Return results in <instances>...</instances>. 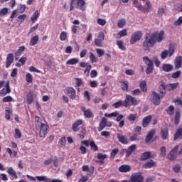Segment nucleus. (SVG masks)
<instances>
[{
    "mask_svg": "<svg viewBox=\"0 0 182 182\" xmlns=\"http://www.w3.org/2000/svg\"><path fill=\"white\" fill-rule=\"evenodd\" d=\"M164 39V31L159 33L155 32L152 34L147 33L143 43V50L146 53L150 52V48L156 45V42L160 43Z\"/></svg>",
    "mask_w": 182,
    "mask_h": 182,
    "instance_id": "nucleus-1",
    "label": "nucleus"
},
{
    "mask_svg": "<svg viewBox=\"0 0 182 182\" xmlns=\"http://www.w3.org/2000/svg\"><path fill=\"white\" fill-rule=\"evenodd\" d=\"M139 105L137 100L135 97H132L131 95H127L125 100L124 101V107H129L130 106H136Z\"/></svg>",
    "mask_w": 182,
    "mask_h": 182,
    "instance_id": "nucleus-2",
    "label": "nucleus"
},
{
    "mask_svg": "<svg viewBox=\"0 0 182 182\" xmlns=\"http://www.w3.org/2000/svg\"><path fill=\"white\" fill-rule=\"evenodd\" d=\"M143 37V33L141 31H136L133 33L131 36L130 43L131 45H134L136 42L140 41Z\"/></svg>",
    "mask_w": 182,
    "mask_h": 182,
    "instance_id": "nucleus-3",
    "label": "nucleus"
},
{
    "mask_svg": "<svg viewBox=\"0 0 182 182\" xmlns=\"http://www.w3.org/2000/svg\"><path fill=\"white\" fill-rule=\"evenodd\" d=\"M178 145L174 146L167 156L168 160H170V161H174V160L177 159V151H178Z\"/></svg>",
    "mask_w": 182,
    "mask_h": 182,
    "instance_id": "nucleus-4",
    "label": "nucleus"
},
{
    "mask_svg": "<svg viewBox=\"0 0 182 182\" xmlns=\"http://www.w3.org/2000/svg\"><path fill=\"white\" fill-rule=\"evenodd\" d=\"M39 136L41 139H45L46 137V134H48V126L46 124L41 123Z\"/></svg>",
    "mask_w": 182,
    "mask_h": 182,
    "instance_id": "nucleus-5",
    "label": "nucleus"
},
{
    "mask_svg": "<svg viewBox=\"0 0 182 182\" xmlns=\"http://www.w3.org/2000/svg\"><path fill=\"white\" fill-rule=\"evenodd\" d=\"M163 96L160 97L159 94L156 92H153L151 95V101L154 105H156V106H159L160 105V100L162 99Z\"/></svg>",
    "mask_w": 182,
    "mask_h": 182,
    "instance_id": "nucleus-6",
    "label": "nucleus"
},
{
    "mask_svg": "<svg viewBox=\"0 0 182 182\" xmlns=\"http://www.w3.org/2000/svg\"><path fill=\"white\" fill-rule=\"evenodd\" d=\"M81 112H83L86 119H92L95 116L92 109H86V107H81Z\"/></svg>",
    "mask_w": 182,
    "mask_h": 182,
    "instance_id": "nucleus-7",
    "label": "nucleus"
},
{
    "mask_svg": "<svg viewBox=\"0 0 182 182\" xmlns=\"http://www.w3.org/2000/svg\"><path fill=\"white\" fill-rule=\"evenodd\" d=\"M131 182H143V175L141 173H136L131 176Z\"/></svg>",
    "mask_w": 182,
    "mask_h": 182,
    "instance_id": "nucleus-8",
    "label": "nucleus"
},
{
    "mask_svg": "<svg viewBox=\"0 0 182 182\" xmlns=\"http://www.w3.org/2000/svg\"><path fill=\"white\" fill-rule=\"evenodd\" d=\"M26 177L30 180V181H36V180H38V181H48V180H49V178L45 176L33 177L31 176V175H26Z\"/></svg>",
    "mask_w": 182,
    "mask_h": 182,
    "instance_id": "nucleus-9",
    "label": "nucleus"
},
{
    "mask_svg": "<svg viewBox=\"0 0 182 182\" xmlns=\"http://www.w3.org/2000/svg\"><path fill=\"white\" fill-rule=\"evenodd\" d=\"M64 92L65 95L70 97V99H75V97H76V91L72 87H68Z\"/></svg>",
    "mask_w": 182,
    "mask_h": 182,
    "instance_id": "nucleus-10",
    "label": "nucleus"
},
{
    "mask_svg": "<svg viewBox=\"0 0 182 182\" xmlns=\"http://www.w3.org/2000/svg\"><path fill=\"white\" fill-rule=\"evenodd\" d=\"M143 168H151L153 167H157V163L153 160L147 161L142 165Z\"/></svg>",
    "mask_w": 182,
    "mask_h": 182,
    "instance_id": "nucleus-11",
    "label": "nucleus"
},
{
    "mask_svg": "<svg viewBox=\"0 0 182 182\" xmlns=\"http://www.w3.org/2000/svg\"><path fill=\"white\" fill-rule=\"evenodd\" d=\"M8 93H11V88L9 87V81L6 82L5 88H3L0 91V95L1 96H5L6 95H8Z\"/></svg>",
    "mask_w": 182,
    "mask_h": 182,
    "instance_id": "nucleus-12",
    "label": "nucleus"
},
{
    "mask_svg": "<svg viewBox=\"0 0 182 182\" xmlns=\"http://www.w3.org/2000/svg\"><path fill=\"white\" fill-rule=\"evenodd\" d=\"M23 52H25V46H21L17 50H16L14 53L16 60H18V59L21 58V55L22 53H23Z\"/></svg>",
    "mask_w": 182,
    "mask_h": 182,
    "instance_id": "nucleus-13",
    "label": "nucleus"
},
{
    "mask_svg": "<svg viewBox=\"0 0 182 182\" xmlns=\"http://www.w3.org/2000/svg\"><path fill=\"white\" fill-rule=\"evenodd\" d=\"M14 63V54L9 53L7 55V58L6 61V68H9L11 65Z\"/></svg>",
    "mask_w": 182,
    "mask_h": 182,
    "instance_id": "nucleus-14",
    "label": "nucleus"
},
{
    "mask_svg": "<svg viewBox=\"0 0 182 182\" xmlns=\"http://www.w3.org/2000/svg\"><path fill=\"white\" fill-rule=\"evenodd\" d=\"M132 170V167L129 165H122L119 168L120 173H129Z\"/></svg>",
    "mask_w": 182,
    "mask_h": 182,
    "instance_id": "nucleus-15",
    "label": "nucleus"
},
{
    "mask_svg": "<svg viewBox=\"0 0 182 182\" xmlns=\"http://www.w3.org/2000/svg\"><path fill=\"white\" fill-rule=\"evenodd\" d=\"M137 149L136 145V144H132L131 145L127 151V154H126V156L129 157V156L133 154V153H134V151H136V149Z\"/></svg>",
    "mask_w": 182,
    "mask_h": 182,
    "instance_id": "nucleus-16",
    "label": "nucleus"
},
{
    "mask_svg": "<svg viewBox=\"0 0 182 182\" xmlns=\"http://www.w3.org/2000/svg\"><path fill=\"white\" fill-rule=\"evenodd\" d=\"M83 124V120L82 119H77V121H75L74 122V124H73V132H77V127H79V126Z\"/></svg>",
    "mask_w": 182,
    "mask_h": 182,
    "instance_id": "nucleus-17",
    "label": "nucleus"
},
{
    "mask_svg": "<svg viewBox=\"0 0 182 182\" xmlns=\"http://www.w3.org/2000/svg\"><path fill=\"white\" fill-rule=\"evenodd\" d=\"M76 4L81 11H86V6H85L86 2H85V0H76Z\"/></svg>",
    "mask_w": 182,
    "mask_h": 182,
    "instance_id": "nucleus-18",
    "label": "nucleus"
},
{
    "mask_svg": "<svg viewBox=\"0 0 182 182\" xmlns=\"http://www.w3.org/2000/svg\"><path fill=\"white\" fill-rule=\"evenodd\" d=\"M181 66H182V57L181 56L176 57L175 59V68L180 69Z\"/></svg>",
    "mask_w": 182,
    "mask_h": 182,
    "instance_id": "nucleus-19",
    "label": "nucleus"
},
{
    "mask_svg": "<svg viewBox=\"0 0 182 182\" xmlns=\"http://www.w3.org/2000/svg\"><path fill=\"white\" fill-rule=\"evenodd\" d=\"M117 137L119 143H122V144H127L128 141H127V138H126V136H124L120 134H117Z\"/></svg>",
    "mask_w": 182,
    "mask_h": 182,
    "instance_id": "nucleus-20",
    "label": "nucleus"
},
{
    "mask_svg": "<svg viewBox=\"0 0 182 182\" xmlns=\"http://www.w3.org/2000/svg\"><path fill=\"white\" fill-rule=\"evenodd\" d=\"M155 133H156V131L154 129L151 130L148 133L145 139L146 143H149V141H151V139H153V137L154 136Z\"/></svg>",
    "mask_w": 182,
    "mask_h": 182,
    "instance_id": "nucleus-21",
    "label": "nucleus"
},
{
    "mask_svg": "<svg viewBox=\"0 0 182 182\" xmlns=\"http://www.w3.org/2000/svg\"><path fill=\"white\" fill-rule=\"evenodd\" d=\"M39 15H40L39 11L38 10H36L31 17V21L32 23H35V22L38 21L39 18Z\"/></svg>",
    "mask_w": 182,
    "mask_h": 182,
    "instance_id": "nucleus-22",
    "label": "nucleus"
},
{
    "mask_svg": "<svg viewBox=\"0 0 182 182\" xmlns=\"http://www.w3.org/2000/svg\"><path fill=\"white\" fill-rule=\"evenodd\" d=\"M124 36H127V29H123L118 32L116 35L117 39H120Z\"/></svg>",
    "mask_w": 182,
    "mask_h": 182,
    "instance_id": "nucleus-23",
    "label": "nucleus"
},
{
    "mask_svg": "<svg viewBox=\"0 0 182 182\" xmlns=\"http://www.w3.org/2000/svg\"><path fill=\"white\" fill-rule=\"evenodd\" d=\"M39 41V36H34L33 37L31 38L30 41V46H35Z\"/></svg>",
    "mask_w": 182,
    "mask_h": 182,
    "instance_id": "nucleus-24",
    "label": "nucleus"
},
{
    "mask_svg": "<svg viewBox=\"0 0 182 182\" xmlns=\"http://www.w3.org/2000/svg\"><path fill=\"white\" fill-rule=\"evenodd\" d=\"M178 85H180L178 82L168 84L166 85V89H168V90L171 92V90H174V89H177V87H178Z\"/></svg>",
    "mask_w": 182,
    "mask_h": 182,
    "instance_id": "nucleus-25",
    "label": "nucleus"
},
{
    "mask_svg": "<svg viewBox=\"0 0 182 182\" xmlns=\"http://www.w3.org/2000/svg\"><path fill=\"white\" fill-rule=\"evenodd\" d=\"M151 121V116H147L143 119L142 126L143 127H147L150 122Z\"/></svg>",
    "mask_w": 182,
    "mask_h": 182,
    "instance_id": "nucleus-26",
    "label": "nucleus"
},
{
    "mask_svg": "<svg viewBox=\"0 0 182 182\" xmlns=\"http://www.w3.org/2000/svg\"><path fill=\"white\" fill-rule=\"evenodd\" d=\"M97 157L99 159L100 164H103V163H105V159L107 158V155L99 153L97 154Z\"/></svg>",
    "mask_w": 182,
    "mask_h": 182,
    "instance_id": "nucleus-27",
    "label": "nucleus"
},
{
    "mask_svg": "<svg viewBox=\"0 0 182 182\" xmlns=\"http://www.w3.org/2000/svg\"><path fill=\"white\" fill-rule=\"evenodd\" d=\"M79 63V58H71L66 61V65H77Z\"/></svg>",
    "mask_w": 182,
    "mask_h": 182,
    "instance_id": "nucleus-28",
    "label": "nucleus"
},
{
    "mask_svg": "<svg viewBox=\"0 0 182 182\" xmlns=\"http://www.w3.org/2000/svg\"><path fill=\"white\" fill-rule=\"evenodd\" d=\"M7 173L10 176H11L13 178H18V176H16V172L15 171V170H14V168L12 167L9 168Z\"/></svg>",
    "mask_w": 182,
    "mask_h": 182,
    "instance_id": "nucleus-29",
    "label": "nucleus"
},
{
    "mask_svg": "<svg viewBox=\"0 0 182 182\" xmlns=\"http://www.w3.org/2000/svg\"><path fill=\"white\" fill-rule=\"evenodd\" d=\"M106 127V118H102L101 122L100 123L98 132H102L103 129Z\"/></svg>",
    "mask_w": 182,
    "mask_h": 182,
    "instance_id": "nucleus-30",
    "label": "nucleus"
},
{
    "mask_svg": "<svg viewBox=\"0 0 182 182\" xmlns=\"http://www.w3.org/2000/svg\"><path fill=\"white\" fill-rule=\"evenodd\" d=\"M143 2L144 4V9L147 12L150 8H151V4H150V1L149 0H143Z\"/></svg>",
    "mask_w": 182,
    "mask_h": 182,
    "instance_id": "nucleus-31",
    "label": "nucleus"
},
{
    "mask_svg": "<svg viewBox=\"0 0 182 182\" xmlns=\"http://www.w3.org/2000/svg\"><path fill=\"white\" fill-rule=\"evenodd\" d=\"M60 41H61L62 42L68 41V33H66V31H62L60 33Z\"/></svg>",
    "mask_w": 182,
    "mask_h": 182,
    "instance_id": "nucleus-32",
    "label": "nucleus"
},
{
    "mask_svg": "<svg viewBox=\"0 0 182 182\" xmlns=\"http://www.w3.org/2000/svg\"><path fill=\"white\" fill-rule=\"evenodd\" d=\"M162 69L164 72H171L173 70V65L171 64H164Z\"/></svg>",
    "mask_w": 182,
    "mask_h": 182,
    "instance_id": "nucleus-33",
    "label": "nucleus"
},
{
    "mask_svg": "<svg viewBox=\"0 0 182 182\" xmlns=\"http://www.w3.org/2000/svg\"><path fill=\"white\" fill-rule=\"evenodd\" d=\"M182 138V128H180L177 130L176 133L174 135L173 140H178V139Z\"/></svg>",
    "mask_w": 182,
    "mask_h": 182,
    "instance_id": "nucleus-34",
    "label": "nucleus"
},
{
    "mask_svg": "<svg viewBox=\"0 0 182 182\" xmlns=\"http://www.w3.org/2000/svg\"><path fill=\"white\" fill-rule=\"evenodd\" d=\"M175 50H176V47L174 46L170 45L169 48L168 50V55L169 58H171V56L174 55Z\"/></svg>",
    "mask_w": 182,
    "mask_h": 182,
    "instance_id": "nucleus-35",
    "label": "nucleus"
},
{
    "mask_svg": "<svg viewBox=\"0 0 182 182\" xmlns=\"http://www.w3.org/2000/svg\"><path fill=\"white\" fill-rule=\"evenodd\" d=\"M117 27L119 28H123L124 26V25H126V19H124V18L119 19L117 21Z\"/></svg>",
    "mask_w": 182,
    "mask_h": 182,
    "instance_id": "nucleus-36",
    "label": "nucleus"
},
{
    "mask_svg": "<svg viewBox=\"0 0 182 182\" xmlns=\"http://www.w3.org/2000/svg\"><path fill=\"white\" fill-rule=\"evenodd\" d=\"M9 9L8 8L4 7L0 9V18H3V16H5V15L8 14V11Z\"/></svg>",
    "mask_w": 182,
    "mask_h": 182,
    "instance_id": "nucleus-37",
    "label": "nucleus"
},
{
    "mask_svg": "<svg viewBox=\"0 0 182 182\" xmlns=\"http://www.w3.org/2000/svg\"><path fill=\"white\" fill-rule=\"evenodd\" d=\"M181 114L180 111H176L175 113V124L177 126L180 123Z\"/></svg>",
    "mask_w": 182,
    "mask_h": 182,
    "instance_id": "nucleus-38",
    "label": "nucleus"
},
{
    "mask_svg": "<svg viewBox=\"0 0 182 182\" xmlns=\"http://www.w3.org/2000/svg\"><path fill=\"white\" fill-rule=\"evenodd\" d=\"M90 60L91 63H97V58L93 53H90Z\"/></svg>",
    "mask_w": 182,
    "mask_h": 182,
    "instance_id": "nucleus-39",
    "label": "nucleus"
},
{
    "mask_svg": "<svg viewBox=\"0 0 182 182\" xmlns=\"http://www.w3.org/2000/svg\"><path fill=\"white\" fill-rule=\"evenodd\" d=\"M112 106L115 109H119V107H121V106H124V101L119 100V101H117V102L114 103L112 105Z\"/></svg>",
    "mask_w": 182,
    "mask_h": 182,
    "instance_id": "nucleus-40",
    "label": "nucleus"
},
{
    "mask_svg": "<svg viewBox=\"0 0 182 182\" xmlns=\"http://www.w3.org/2000/svg\"><path fill=\"white\" fill-rule=\"evenodd\" d=\"M26 81L27 82V83H32V82L33 81V76H32L31 73H28L26 75Z\"/></svg>",
    "mask_w": 182,
    "mask_h": 182,
    "instance_id": "nucleus-41",
    "label": "nucleus"
},
{
    "mask_svg": "<svg viewBox=\"0 0 182 182\" xmlns=\"http://www.w3.org/2000/svg\"><path fill=\"white\" fill-rule=\"evenodd\" d=\"M140 87L142 92H147V84L144 80L140 82Z\"/></svg>",
    "mask_w": 182,
    "mask_h": 182,
    "instance_id": "nucleus-42",
    "label": "nucleus"
},
{
    "mask_svg": "<svg viewBox=\"0 0 182 182\" xmlns=\"http://www.w3.org/2000/svg\"><path fill=\"white\" fill-rule=\"evenodd\" d=\"M117 46H118L119 49H120L121 50H126V48L124 47L123 41H122L120 40L117 41Z\"/></svg>",
    "mask_w": 182,
    "mask_h": 182,
    "instance_id": "nucleus-43",
    "label": "nucleus"
},
{
    "mask_svg": "<svg viewBox=\"0 0 182 182\" xmlns=\"http://www.w3.org/2000/svg\"><path fill=\"white\" fill-rule=\"evenodd\" d=\"M32 102H33V95L32 92H30L27 95V103L28 105H32Z\"/></svg>",
    "mask_w": 182,
    "mask_h": 182,
    "instance_id": "nucleus-44",
    "label": "nucleus"
},
{
    "mask_svg": "<svg viewBox=\"0 0 182 182\" xmlns=\"http://www.w3.org/2000/svg\"><path fill=\"white\" fill-rule=\"evenodd\" d=\"M127 119L129 122H134L137 119V114H130Z\"/></svg>",
    "mask_w": 182,
    "mask_h": 182,
    "instance_id": "nucleus-45",
    "label": "nucleus"
},
{
    "mask_svg": "<svg viewBox=\"0 0 182 182\" xmlns=\"http://www.w3.org/2000/svg\"><path fill=\"white\" fill-rule=\"evenodd\" d=\"M103 41L100 40L99 38L95 39V46H98V48H102L103 46Z\"/></svg>",
    "mask_w": 182,
    "mask_h": 182,
    "instance_id": "nucleus-46",
    "label": "nucleus"
},
{
    "mask_svg": "<svg viewBox=\"0 0 182 182\" xmlns=\"http://www.w3.org/2000/svg\"><path fill=\"white\" fill-rule=\"evenodd\" d=\"M97 23L100 25V26H105V25H106L107 23V21L105 19L103 18H97Z\"/></svg>",
    "mask_w": 182,
    "mask_h": 182,
    "instance_id": "nucleus-47",
    "label": "nucleus"
},
{
    "mask_svg": "<svg viewBox=\"0 0 182 182\" xmlns=\"http://www.w3.org/2000/svg\"><path fill=\"white\" fill-rule=\"evenodd\" d=\"M143 61L147 66L150 65H153V60H150V58H149V57H144Z\"/></svg>",
    "mask_w": 182,
    "mask_h": 182,
    "instance_id": "nucleus-48",
    "label": "nucleus"
},
{
    "mask_svg": "<svg viewBox=\"0 0 182 182\" xmlns=\"http://www.w3.org/2000/svg\"><path fill=\"white\" fill-rule=\"evenodd\" d=\"M96 53L98 56V58H102L105 55V50L102 48H97L96 49Z\"/></svg>",
    "mask_w": 182,
    "mask_h": 182,
    "instance_id": "nucleus-49",
    "label": "nucleus"
},
{
    "mask_svg": "<svg viewBox=\"0 0 182 182\" xmlns=\"http://www.w3.org/2000/svg\"><path fill=\"white\" fill-rule=\"evenodd\" d=\"M173 171L174 173H180L181 171V164H176L173 167Z\"/></svg>",
    "mask_w": 182,
    "mask_h": 182,
    "instance_id": "nucleus-50",
    "label": "nucleus"
},
{
    "mask_svg": "<svg viewBox=\"0 0 182 182\" xmlns=\"http://www.w3.org/2000/svg\"><path fill=\"white\" fill-rule=\"evenodd\" d=\"M164 14H166V9H164V8L160 7L158 9L157 15H159V16H163Z\"/></svg>",
    "mask_w": 182,
    "mask_h": 182,
    "instance_id": "nucleus-51",
    "label": "nucleus"
},
{
    "mask_svg": "<svg viewBox=\"0 0 182 182\" xmlns=\"http://www.w3.org/2000/svg\"><path fill=\"white\" fill-rule=\"evenodd\" d=\"M25 9H26V6L21 5L18 9V14H23L25 12Z\"/></svg>",
    "mask_w": 182,
    "mask_h": 182,
    "instance_id": "nucleus-52",
    "label": "nucleus"
},
{
    "mask_svg": "<svg viewBox=\"0 0 182 182\" xmlns=\"http://www.w3.org/2000/svg\"><path fill=\"white\" fill-rule=\"evenodd\" d=\"M14 137L15 139H21V137H22V134L21 133V131L18 129H15Z\"/></svg>",
    "mask_w": 182,
    "mask_h": 182,
    "instance_id": "nucleus-53",
    "label": "nucleus"
},
{
    "mask_svg": "<svg viewBox=\"0 0 182 182\" xmlns=\"http://www.w3.org/2000/svg\"><path fill=\"white\" fill-rule=\"evenodd\" d=\"M168 114H170V116H173L174 114V106L171 105L168 109L166 110Z\"/></svg>",
    "mask_w": 182,
    "mask_h": 182,
    "instance_id": "nucleus-54",
    "label": "nucleus"
},
{
    "mask_svg": "<svg viewBox=\"0 0 182 182\" xmlns=\"http://www.w3.org/2000/svg\"><path fill=\"white\" fill-rule=\"evenodd\" d=\"M75 80L77 87H79L83 85V80H82L81 78H75Z\"/></svg>",
    "mask_w": 182,
    "mask_h": 182,
    "instance_id": "nucleus-55",
    "label": "nucleus"
},
{
    "mask_svg": "<svg viewBox=\"0 0 182 182\" xmlns=\"http://www.w3.org/2000/svg\"><path fill=\"white\" fill-rule=\"evenodd\" d=\"M90 146L92 149V150H93L94 151H97V145H96V144L94 142V141H92L91 142H90Z\"/></svg>",
    "mask_w": 182,
    "mask_h": 182,
    "instance_id": "nucleus-56",
    "label": "nucleus"
},
{
    "mask_svg": "<svg viewBox=\"0 0 182 182\" xmlns=\"http://www.w3.org/2000/svg\"><path fill=\"white\" fill-rule=\"evenodd\" d=\"M166 147L164 146L161 147L160 155H159L160 157H166Z\"/></svg>",
    "mask_w": 182,
    "mask_h": 182,
    "instance_id": "nucleus-57",
    "label": "nucleus"
},
{
    "mask_svg": "<svg viewBox=\"0 0 182 182\" xmlns=\"http://www.w3.org/2000/svg\"><path fill=\"white\" fill-rule=\"evenodd\" d=\"M121 87L122 90H127L129 89V85L127 82H121Z\"/></svg>",
    "mask_w": 182,
    "mask_h": 182,
    "instance_id": "nucleus-58",
    "label": "nucleus"
},
{
    "mask_svg": "<svg viewBox=\"0 0 182 182\" xmlns=\"http://www.w3.org/2000/svg\"><path fill=\"white\" fill-rule=\"evenodd\" d=\"M150 152H145L141 156V160H147V159H150Z\"/></svg>",
    "mask_w": 182,
    "mask_h": 182,
    "instance_id": "nucleus-59",
    "label": "nucleus"
},
{
    "mask_svg": "<svg viewBox=\"0 0 182 182\" xmlns=\"http://www.w3.org/2000/svg\"><path fill=\"white\" fill-rule=\"evenodd\" d=\"M153 72V64H151L149 65H147L146 73L147 75H150Z\"/></svg>",
    "mask_w": 182,
    "mask_h": 182,
    "instance_id": "nucleus-60",
    "label": "nucleus"
},
{
    "mask_svg": "<svg viewBox=\"0 0 182 182\" xmlns=\"http://www.w3.org/2000/svg\"><path fill=\"white\" fill-rule=\"evenodd\" d=\"M168 56V50H165L161 53V59H166Z\"/></svg>",
    "mask_w": 182,
    "mask_h": 182,
    "instance_id": "nucleus-61",
    "label": "nucleus"
},
{
    "mask_svg": "<svg viewBox=\"0 0 182 182\" xmlns=\"http://www.w3.org/2000/svg\"><path fill=\"white\" fill-rule=\"evenodd\" d=\"M161 133L162 139L164 140H166V139H167V136H168V132L167 130H162Z\"/></svg>",
    "mask_w": 182,
    "mask_h": 182,
    "instance_id": "nucleus-62",
    "label": "nucleus"
},
{
    "mask_svg": "<svg viewBox=\"0 0 182 182\" xmlns=\"http://www.w3.org/2000/svg\"><path fill=\"white\" fill-rule=\"evenodd\" d=\"M117 153H119V149L116 148L114 149L112 152H111V159H114L116 154H117Z\"/></svg>",
    "mask_w": 182,
    "mask_h": 182,
    "instance_id": "nucleus-63",
    "label": "nucleus"
},
{
    "mask_svg": "<svg viewBox=\"0 0 182 182\" xmlns=\"http://www.w3.org/2000/svg\"><path fill=\"white\" fill-rule=\"evenodd\" d=\"M182 24V16H180L176 21H174L173 25L175 26H179V25Z\"/></svg>",
    "mask_w": 182,
    "mask_h": 182,
    "instance_id": "nucleus-64",
    "label": "nucleus"
}]
</instances>
